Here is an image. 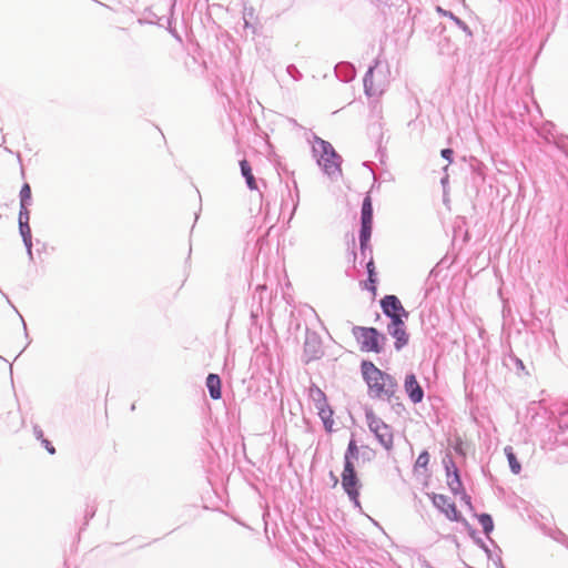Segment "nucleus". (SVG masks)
Masks as SVG:
<instances>
[{
  "instance_id": "c756f323",
  "label": "nucleus",
  "mask_w": 568,
  "mask_h": 568,
  "mask_svg": "<svg viewBox=\"0 0 568 568\" xmlns=\"http://www.w3.org/2000/svg\"><path fill=\"white\" fill-rule=\"evenodd\" d=\"M21 320H23V318L21 317ZM22 323H23V328H24V331H27V324H26V322H24V321H22Z\"/></svg>"
},
{
  "instance_id": "c85d7f7f",
  "label": "nucleus",
  "mask_w": 568,
  "mask_h": 568,
  "mask_svg": "<svg viewBox=\"0 0 568 568\" xmlns=\"http://www.w3.org/2000/svg\"><path fill=\"white\" fill-rule=\"evenodd\" d=\"M456 450H458L459 453H463V449H462V443L458 444L456 447H455Z\"/></svg>"
},
{
  "instance_id": "39448f33",
  "label": "nucleus",
  "mask_w": 568,
  "mask_h": 568,
  "mask_svg": "<svg viewBox=\"0 0 568 568\" xmlns=\"http://www.w3.org/2000/svg\"><path fill=\"white\" fill-rule=\"evenodd\" d=\"M354 334L363 352L379 353L382 351V346L379 345L381 335L376 328L356 327Z\"/></svg>"
},
{
  "instance_id": "2eb2a0df",
  "label": "nucleus",
  "mask_w": 568,
  "mask_h": 568,
  "mask_svg": "<svg viewBox=\"0 0 568 568\" xmlns=\"http://www.w3.org/2000/svg\"><path fill=\"white\" fill-rule=\"evenodd\" d=\"M362 224H373V205L369 196H366L363 201Z\"/></svg>"
},
{
  "instance_id": "5701e85b",
  "label": "nucleus",
  "mask_w": 568,
  "mask_h": 568,
  "mask_svg": "<svg viewBox=\"0 0 568 568\" xmlns=\"http://www.w3.org/2000/svg\"><path fill=\"white\" fill-rule=\"evenodd\" d=\"M19 231L22 240L27 239L28 241L29 237H32L30 225L27 224V222H22V224H19Z\"/></svg>"
},
{
  "instance_id": "9b49d317",
  "label": "nucleus",
  "mask_w": 568,
  "mask_h": 568,
  "mask_svg": "<svg viewBox=\"0 0 568 568\" xmlns=\"http://www.w3.org/2000/svg\"><path fill=\"white\" fill-rule=\"evenodd\" d=\"M308 397L316 409L328 404L325 393L314 384L308 388Z\"/></svg>"
},
{
  "instance_id": "20e7f679",
  "label": "nucleus",
  "mask_w": 568,
  "mask_h": 568,
  "mask_svg": "<svg viewBox=\"0 0 568 568\" xmlns=\"http://www.w3.org/2000/svg\"><path fill=\"white\" fill-rule=\"evenodd\" d=\"M365 417L369 430L374 433L383 447L387 450L390 449L394 444V435L390 426L382 420L373 410H367Z\"/></svg>"
},
{
  "instance_id": "b1692460",
  "label": "nucleus",
  "mask_w": 568,
  "mask_h": 568,
  "mask_svg": "<svg viewBox=\"0 0 568 568\" xmlns=\"http://www.w3.org/2000/svg\"><path fill=\"white\" fill-rule=\"evenodd\" d=\"M23 244L26 246V250H27V254H28V257L30 261H33V252H32V237H29V240L27 241V239H23Z\"/></svg>"
},
{
  "instance_id": "a878e982",
  "label": "nucleus",
  "mask_w": 568,
  "mask_h": 568,
  "mask_svg": "<svg viewBox=\"0 0 568 568\" xmlns=\"http://www.w3.org/2000/svg\"><path fill=\"white\" fill-rule=\"evenodd\" d=\"M41 444L44 446L49 454L53 455L55 453V448L48 439H42Z\"/></svg>"
},
{
  "instance_id": "dca6fc26",
  "label": "nucleus",
  "mask_w": 568,
  "mask_h": 568,
  "mask_svg": "<svg viewBox=\"0 0 568 568\" xmlns=\"http://www.w3.org/2000/svg\"><path fill=\"white\" fill-rule=\"evenodd\" d=\"M372 235V224H362V230L359 234V244L361 250L364 253L365 250L368 247V242Z\"/></svg>"
},
{
  "instance_id": "cd10ccee",
  "label": "nucleus",
  "mask_w": 568,
  "mask_h": 568,
  "mask_svg": "<svg viewBox=\"0 0 568 568\" xmlns=\"http://www.w3.org/2000/svg\"><path fill=\"white\" fill-rule=\"evenodd\" d=\"M372 77H373V69H369L364 79L365 88L368 93H369L368 81H371Z\"/></svg>"
},
{
  "instance_id": "0eeeda50",
  "label": "nucleus",
  "mask_w": 568,
  "mask_h": 568,
  "mask_svg": "<svg viewBox=\"0 0 568 568\" xmlns=\"http://www.w3.org/2000/svg\"><path fill=\"white\" fill-rule=\"evenodd\" d=\"M434 505L439 508L450 520H457L459 517V513L456 509L454 503L449 500L445 495H434L433 497Z\"/></svg>"
},
{
  "instance_id": "1a4fd4ad",
  "label": "nucleus",
  "mask_w": 568,
  "mask_h": 568,
  "mask_svg": "<svg viewBox=\"0 0 568 568\" xmlns=\"http://www.w3.org/2000/svg\"><path fill=\"white\" fill-rule=\"evenodd\" d=\"M388 333L396 339L395 347L400 349L408 343V334L406 333L404 321L392 322L388 325Z\"/></svg>"
},
{
  "instance_id": "f3484780",
  "label": "nucleus",
  "mask_w": 568,
  "mask_h": 568,
  "mask_svg": "<svg viewBox=\"0 0 568 568\" xmlns=\"http://www.w3.org/2000/svg\"><path fill=\"white\" fill-rule=\"evenodd\" d=\"M505 454L507 456L511 471L516 475L519 474L521 470V465L517 460V458L514 454L513 447H510V446L505 447Z\"/></svg>"
},
{
  "instance_id": "f8f14e48",
  "label": "nucleus",
  "mask_w": 568,
  "mask_h": 568,
  "mask_svg": "<svg viewBox=\"0 0 568 568\" xmlns=\"http://www.w3.org/2000/svg\"><path fill=\"white\" fill-rule=\"evenodd\" d=\"M206 387L209 388L210 396L213 399H220L222 396L221 392V378L216 374H209L206 377Z\"/></svg>"
},
{
  "instance_id": "4468645a",
  "label": "nucleus",
  "mask_w": 568,
  "mask_h": 568,
  "mask_svg": "<svg viewBox=\"0 0 568 568\" xmlns=\"http://www.w3.org/2000/svg\"><path fill=\"white\" fill-rule=\"evenodd\" d=\"M242 175L246 180V184L251 190H257V184L252 172V168L246 160L240 162Z\"/></svg>"
},
{
  "instance_id": "6ab92c4d",
  "label": "nucleus",
  "mask_w": 568,
  "mask_h": 568,
  "mask_svg": "<svg viewBox=\"0 0 568 568\" xmlns=\"http://www.w3.org/2000/svg\"><path fill=\"white\" fill-rule=\"evenodd\" d=\"M478 521L483 527L485 534H489L494 528V523L488 514H481L478 516Z\"/></svg>"
},
{
  "instance_id": "ddd939ff",
  "label": "nucleus",
  "mask_w": 568,
  "mask_h": 568,
  "mask_svg": "<svg viewBox=\"0 0 568 568\" xmlns=\"http://www.w3.org/2000/svg\"><path fill=\"white\" fill-rule=\"evenodd\" d=\"M317 414H318L320 418L323 422L325 430L328 432V433L333 432V427H334V419H333L334 410L332 409L329 404H327L324 407H320L317 409Z\"/></svg>"
},
{
  "instance_id": "393cba45",
  "label": "nucleus",
  "mask_w": 568,
  "mask_h": 568,
  "mask_svg": "<svg viewBox=\"0 0 568 568\" xmlns=\"http://www.w3.org/2000/svg\"><path fill=\"white\" fill-rule=\"evenodd\" d=\"M453 150L452 149H444L442 150V156L448 161V163H452L453 161Z\"/></svg>"
},
{
  "instance_id": "6e6552de",
  "label": "nucleus",
  "mask_w": 568,
  "mask_h": 568,
  "mask_svg": "<svg viewBox=\"0 0 568 568\" xmlns=\"http://www.w3.org/2000/svg\"><path fill=\"white\" fill-rule=\"evenodd\" d=\"M405 390L413 403H419L423 400L424 392L416 379L414 374H409L405 378L404 383Z\"/></svg>"
},
{
  "instance_id": "a211bd4d",
  "label": "nucleus",
  "mask_w": 568,
  "mask_h": 568,
  "mask_svg": "<svg viewBox=\"0 0 568 568\" xmlns=\"http://www.w3.org/2000/svg\"><path fill=\"white\" fill-rule=\"evenodd\" d=\"M429 454L426 450L420 453L415 463V471H418L419 469L426 471L427 466L429 464Z\"/></svg>"
},
{
  "instance_id": "aec40b11",
  "label": "nucleus",
  "mask_w": 568,
  "mask_h": 568,
  "mask_svg": "<svg viewBox=\"0 0 568 568\" xmlns=\"http://www.w3.org/2000/svg\"><path fill=\"white\" fill-rule=\"evenodd\" d=\"M20 204L29 205L31 203V187L24 183L20 190Z\"/></svg>"
},
{
  "instance_id": "f03ea898",
  "label": "nucleus",
  "mask_w": 568,
  "mask_h": 568,
  "mask_svg": "<svg viewBox=\"0 0 568 568\" xmlns=\"http://www.w3.org/2000/svg\"><path fill=\"white\" fill-rule=\"evenodd\" d=\"M358 446L354 439L348 443L347 450L344 456V470L342 473V486L348 497L356 506H359V488L361 483L356 476L353 459L357 458Z\"/></svg>"
},
{
  "instance_id": "f257e3e1",
  "label": "nucleus",
  "mask_w": 568,
  "mask_h": 568,
  "mask_svg": "<svg viewBox=\"0 0 568 568\" xmlns=\"http://www.w3.org/2000/svg\"><path fill=\"white\" fill-rule=\"evenodd\" d=\"M361 371L371 397L389 402L395 396L397 383L392 375L381 371L369 361L362 362Z\"/></svg>"
},
{
  "instance_id": "4be33fe9",
  "label": "nucleus",
  "mask_w": 568,
  "mask_h": 568,
  "mask_svg": "<svg viewBox=\"0 0 568 568\" xmlns=\"http://www.w3.org/2000/svg\"><path fill=\"white\" fill-rule=\"evenodd\" d=\"M30 220V212L28 210V205L20 204V211H19V224H22V222H27L29 224Z\"/></svg>"
},
{
  "instance_id": "7ed1b4c3",
  "label": "nucleus",
  "mask_w": 568,
  "mask_h": 568,
  "mask_svg": "<svg viewBox=\"0 0 568 568\" xmlns=\"http://www.w3.org/2000/svg\"><path fill=\"white\" fill-rule=\"evenodd\" d=\"M313 152L317 159L318 165L326 174L331 176L341 175V156L335 152L331 143L315 136L313 141Z\"/></svg>"
},
{
  "instance_id": "412c9836",
  "label": "nucleus",
  "mask_w": 568,
  "mask_h": 568,
  "mask_svg": "<svg viewBox=\"0 0 568 568\" xmlns=\"http://www.w3.org/2000/svg\"><path fill=\"white\" fill-rule=\"evenodd\" d=\"M367 272H368V283L371 284L369 288L374 292L376 278H375V264H374L373 257H371V260L367 263Z\"/></svg>"
},
{
  "instance_id": "423d86ee",
  "label": "nucleus",
  "mask_w": 568,
  "mask_h": 568,
  "mask_svg": "<svg viewBox=\"0 0 568 568\" xmlns=\"http://www.w3.org/2000/svg\"><path fill=\"white\" fill-rule=\"evenodd\" d=\"M381 305L383 312L392 318V322L403 321V317L408 316V313L395 295H386L381 301Z\"/></svg>"
},
{
  "instance_id": "9d476101",
  "label": "nucleus",
  "mask_w": 568,
  "mask_h": 568,
  "mask_svg": "<svg viewBox=\"0 0 568 568\" xmlns=\"http://www.w3.org/2000/svg\"><path fill=\"white\" fill-rule=\"evenodd\" d=\"M446 473H447V484L452 491L464 495L463 484L458 474V469L456 468L453 460L446 463Z\"/></svg>"
},
{
  "instance_id": "bb28decb",
  "label": "nucleus",
  "mask_w": 568,
  "mask_h": 568,
  "mask_svg": "<svg viewBox=\"0 0 568 568\" xmlns=\"http://www.w3.org/2000/svg\"><path fill=\"white\" fill-rule=\"evenodd\" d=\"M33 434H34L36 438L41 442H42V439H45L43 436V430L38 425H36L33 427Z\"/></svg>"
}]
</instances>
